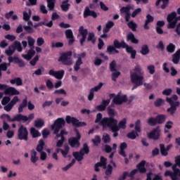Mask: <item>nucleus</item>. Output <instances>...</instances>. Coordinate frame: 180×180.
Segmentation results:
<instances>
[{"instance_id":"obj_27","label":"nucleus","mask_w":180,"mask_h":180,"mask_svg":"<svg viewBox=\"0 0 180 180\" xmlns=\"http://www.w3.org/2000/svg\"><path fill=\"white\" fill-rule=\"evenodd\" d=\"M4 94L6 95L13 96V95H19V91L16 90V89L14 87H7V89L4 91Z\"/></svg>"},{"instance_id":"obj_59","label":"nucleus","mask_w":180,"mask_h":180,"mask_svg":"<svg viewBox=\"0 0 180 180\" xmlns=\"http://www.w3.org/2000/svg\"><path fill=\"white\" fill-rule=\"evenodd\" d=\"M53 49H60L64 47V44L63 42H53L51 44Z\"/></svg>"},{"instance_id":"obj_22","label":"nucleus","mask_w":180,"mask_h":180,"mask_svg":"<svg viewBox=\"0 0 180 180\" xmlns=\"http://www.w3.org/2000/svg\"><path fill=\"white\" fill-rule=\"evenodd\" d=\"M33 119H34V113L30 114L28 117L19 113V122L26 123V122H29L30 123V120H33Z\"/></svg>"},{"instance_id":"obj_46","label":"nucleus","mask_w":180,"mask_h":180,"mask_svg":"<svg viewBox=\"0 0 180 180\" xmlns=\"http://www.w3.org/2000/svg\"><path fill=\"white\" fill-rule=\"evenodd\" d=\"M160 154L163 157H167V155H168V151L165 148V145L164 143L160 144Z\"/></svg>"},{"instance_id":"obj_16","label":"nucleus","mask_w":180,"mask_h":180,"mask_svg":"<svg viewBox=\"0 0 180 180\" xmlns=\"http://www.w3.org/2000/svg\"><path fill=\"white\" fill-rule=\"evenodd\" d=\"M79 33L82 36V39L79 40V43L81 46H84V43H85V40H86V36H88V30L84 29V26H80L79 27Z\"/></svg>"},{"instance_id":"obj_7","label":"nucleus","mask_w":180,"mask_h":180,"mask_svg":"<svg viewBox=\"0 0 180 180\" xmlns=\"http://www.w3.org/2000/svg\"><path fill=\"white\" fill-rule=\"evenodd\" d=\"M71 57H72V51H69L62 53L58 61L62 63L63 65H72V59H71Z\"/></svg>"},{"instance_id":"obj_49","label":"nucleus","mask_w":180,"mask_h":180,"mask_svg":"<svg viewBox=\"0 0 180 180\" xmlns=\"http://www.w3.org/2000/svg\"><path fill=\"white\" fill-rule=\"evenodd\" d=\"M22 15L23 20L25 22L30 20V17L32 16V10H29V13H27L26 11H23Z\"/></svg>"},{"instance_id":"obj_32","label":"nucleus","mask_w":180,"mask_h":180,"mask_svg":"<svg viewBox=\"0 0 180 180\" xmlns=\"http://www.w3.org/2000/svg\"><path fill=\"white\" fill-rule=\"evenodd\" d=\"M115 26L113 21H108L105 24V27L103 30V33H108V32Z\"/></svg>"},{"instance_id":"obj_61","label":"nucleus","mask_w":180,"mask_h":180,"mask_svg":"<svg viewBox=\"0 0 180 180\" xmlns=\"http://www.w3.org/2000/svg\"><path fill=\"white\" fill-rule=\"evenodd\" d=\"M28 40V46L30 47V49L34 48V39H33L32 37H27Z\"/></svg>"},{"instance_id":"obj_45","label":"nucleus","mask_w":180,"mask_h":180,"mask_svg":"<svg viewBox=\"0 0 180 180\" xmlns=\"http://www.w3.org/2000/svg\"><path fill=\"white\" fill-rule=\"evenodd\" d=\"M30 133L33 139H36V137H40V136H41L40 132L34 127H32L30 129Z\"/></svg>"},{"instance_id":"obj_51","label":"nucleus","mask_w":180,"mask_h":180,"mask_svg":"<svg viewBox=\"0 0 180 180\" xmlns=\"http://www.w3.org/2000/svg\"><path fill=\"white\" fill-rule=\"evenodd\" d=\"M127 26L132 30V32H136V30H137V24L134 22V21L129 22Z\"/></svg>"},{"instance_id":"obj_15","label":"nucleus","mask_w":180,"mask_h":180,"mask_svg":"<svg viewBox=\"0 0 180 180\" xmlns=\"http://www.w3.org/2000/svg\"><path fill=\"white\" fill-rule=\"evenodd\" d=\"M160 136H161V130L160 129V127H157L149 134H148V139H151L152 140H159Z\"/></svg>"},{"instance_id":"obj_48","label":"nucleus","mask_w":180,"mask_h":180,"mask_svg":"<svg viewBox=\"0 0 180 180\" xmlns=\"http://www.w3.org/2000/svg\"><path fill=\"white\" fill-rule=\"evenodd\" d=\"M47 7L50 11H54L56 7V0H46Z\"/></svg>"},{"instance_id":"obj_60","label":"nucleus","mask_w":180,"mask_h":180,"mask_svg":"<svg viewBox=\"0 0 180 180\" xmlns=\"http://www.w3.org/2000/svg\"><path fill=\"white\" fill-rule=\"evenodd\" d=\"M106 161H107L106 158L101 156L100 158V162H98V164H101V165L103 167L104 169H105L106 168Z\"/></svg>"},{"instance_id":"obj_10","label":"nucleus","mask_w":180,"mask_h":180,"mask_svg":"<svg viewBox=\"0 0 180 180\" xmlns=\"http://www.w3.org/2000/svg\"><path fill=\"white\" fill-rule=\"evenodd\" d=\"M167 20L168 22L167 29H175L176 27V13L173 11L168 14Z\"/></svg>"},{"instance_id":"obj_63","label":"nucleus","mask_w":180,"mask_h":180,"mask_svg":"<svg viewBox=\"0 0 180 180\" xmlns=\"http://www.w3.org/2000/svg\"><path fill=\"white\" fill-rule=\"evenodd\" d=\"M45 69L43 67H40L39 68H38L37 70L34 71V74L35 75H43V72H44Z\"/></svg>"},{"instance_id":"obj_23","label":"nucleus","mask_w":180,"mask_h":180,"mask_svg":"<svg viewBox=\"0 0 180 180\" xmlns=\"http://www.w3.org/2000/svg\"><path fill=\"white\" fill-rule=\"evenodd\" d=\"M146 160H141L137 165L136 169L140 172V174H146L147 172V169L146 168Z\"/></svg>"},{"instance_id":"obj_20","label":"nucleus","mask_w":180,"mask_h":180,"mask_svg":"<svg viewBox=\"0 0 180 180\" xmlns=\"http://www.w3.org/2000/svg\"><path fill=\"white\" fill-rule=\"evenodd\" d=\"M122 47H125L127 53L131 54V58H132V60H134L136 58V56H137V51H136V49H134L127 44H124L122 45Z\"/></svg>"},{"instance_id":"obj_42","label":"nucleus","mask_w":180,"mask_h":180,"mask_svg":"<svg viewBox=\"0 0 180 180\" xmlns=\"http://www.w3.org/2000/svg\"><path fill=\"white\" fill-rule=\"evenodd\" d=\"M87 41H91L92 44H95V43H96V37H95V33L89 32L88 34Z\"/></svg>"},{"instance_id":"obj_47","label":"nucleus","mask_w":180,"mask_h":180,"mask_svg":"<svg viewBox=\"0 0 180 180\" xmlns=\"http://www.w3.org/2000/svg\"><path fill=\"white\" fill-rule=\"evenodd\" d=\"M112 172H113V167H112L110 165H108L107 167V169L105 172V176L104 177L105 179H109V175H112Z\"/></svg>"},{"instance_id":"obj_58","label":"nucleus","mask_w":180,"mask_h":180,"mask_svg":"<svg viewBox=\"0 0 180 180\" xmlns=\"http://www.w3.org/2000/svg\"><path fill=\"white\" fill-rule=\"evenodd\" d=\"M107 111L110 117H115V109L110 108V106H108L107 108Z\"/></svg>"},{"instance_id":"obj_3","label":"nucleus","mask_w":180,"mask_h":180,"mask_svg":"<svg viewBox=\"0 0 180 180\" xmlns=\"http://www.w3.org/2000/svg\"><path fill=\"white\" fill-rule=\"evenodd\" d=\"M100 126L108 127L110 130H112L117 127V120L115 119L113 117H103L100 122Z\"/></svg>"},{"instance_id":"obj_50","label":"nucleus","mask_w":180,"mask_h":180,"mask_svg":"<svg viewBox=\"0 0 180 180\" xmlns=\"http://www.w3.org/2000/svg\"><path fill=\"white\" fill-rule=\"evenodd\" d=\"M92 143H94V146H98L101 143L102 140L101 139V136L99 135H96L94 139L91 140Z\"/></svg>"},{"instance_id":"obj_26","label":"nucleus","mask_w":180,"mask_h":180,"mask_svg":"<svg viewBox=\"0 0 180 180\" xmlns=\"http://www.w3.org/2000/svg\"><path fill=\"white\" fill-rule=\"evenodd\" d=\"M153 22H154V17L150 14H147L146 20H145V24L143 25V29H145V30H148L150 29L148 24L153 23Z\"/></svg>"},{"instance_id":"obj_19","label":"nucleus","mask_w":180,"mask_h":180,"mask_svg":"<svg viewBox=\"0 0 180 180\" xmlns=\"http://www.w3.org/2000/svg\"><path fill=\"white\" fill-rule=\"evenodd\" d=\"M89 16H91L94 19H96V18H98V14L95 11L89 9V6H86L83 13V17L84 19H86Z\"/></svg>"},{"instance_id":"obj_37","label":"nucleus","mask_w":180,"mask_h":180,"mask_svg":"<svg viewBox=\"0 0 180 180\" xmlns=\"http://www.w3.org/2000/svg\"><path fill=\"white\" fill-rule=\"evenodd\" d=\"M39 161V157H37V152L34 150V149H32L31 150V162L33 164H36Z\"/></svg>"},{"instance_id":"obj_30","label":"nucleus","mask_w":180,"mask_h":180,"mask_svg":"<svg viewBox=\"0 0 180 180\" xmlns=\"http://www.w3.org/2000/svg\"><path fill=\"white\" fill-rule=\"evenodd\" d=\"M180 60V49H179L174 54L172 55V63L178 64Z\"/></svg>"},{"instance_id":"obj_6","label":"nucleus","mask_w":180,"mask_h":180,"mask_svg":"<svg viewBox=\"0 0 180 180\" xmlns=\"http://www.w3.org/2000/svg\"><path fill=\"white\" fill-rule=\"evenodd\" d=\"M65 126V120L63 117L56 119L53 124L51 125V130H53V134H57L60 133V130Z\"/></svg>"},{"instance_id":"obj_29","label":"nucleus","mask_w":180,"mask_h":180,"mask_svg":"<svg viewBox=\"0 0 180 180\" xmlns=\"http://www.w3.org/2000/svg\"><path fill=\"white\" fill-rule=\"evenodd\" d=\"M36 54V51L33 49V48H31L28 52L27 55H22V57L25 58V60H32V58Z\"/></svg>"},{"instance_id":"obj_36","label":"nucleus","mask_w":180,"mask_h":180,"mask_svg":"<svg viewBox=\"0 0 180 180\" xmlns=\"http://www.w3.org/2000/svg\"><path fill=\"white\" fill-rule=\"evenodd\" d=\"M176 49V46L173 43H169L167 46H166V51L169 53L172 54L173 53H175V50Z\"/></svg>"},{"instance_id":"obj_39","label":"nucleus","mask_w":180,"mask_h":180,"mask_svg":"<svg viewBox=\"0 0 180 180\" xmlns=\"http://www.w3.org/2000/svg\"><path fill=\"white\" fill-rule=\"evenodd\" d=\"M44 146H45L44 141L43 139H40L39 141L38 145L37 146V148H36L37 151L38 153H42L43 150H44Z\"/></svg>"},{"instance_id":"obj_55","label":"nucleus","mask_w":180,"mask_h":180,"mask_svg":"<svg viewBox=\"0 0 180 180\" xmlns=\"http://www.w3.org/2000/svg\"><path fill=\"white\" fill-rule=\"evenodd\" d=\"M164 102H165V101H164L162 98H158L154 102V105L155 108H160V106H162V105H164Z\"/></svg>"},{"instance_id":"obj_18","label":"nucleus","mask_w":180,"mask_h":180,"mask_svg":"<svg viewBox=\"0 0 180 180\" xmlns=\"http://www.w3.org/2000/svg\"><path fill=\"white\" fill-rule=\"evenodd\" d=\"M65 34L66 38L68 39V46H72L75 42V38L74 37V33L72 32V30L68 29L65 32Z\"/></svg>"},{"instance_id":"obj_62","label":"nucleus","mask_w":180,"mask_h":180,"mask_svg":"<svg viewBox=\"0 0 180 180\" xmlns=\"http://www.w3.org/2000/svg\"><path fill=\"white\" fill-rule=\"evenodd\" d=\"M23 29L26 31L27 33H28V34H32V33H34V30H33V28L30 26L24 25Z\"/></svg>"},{"instance_id":"obj_64","label":"nucleus","mask_w":180,"mask_h":180,"mask_svg":"<svg viewBox=\"0 0 180 180\" xmlns=\"http://www.w3.org/2000/svg\"><path fill=\"white\" fill-rule=\"evenodd\" d=\"M110 71H111V72H115V71H116V60H112L110 63Z\"/></svg>"},{"instance_id":"obj_34","label":"nucleus","mask_w":180,"mask_h":180,"mask_svg":"<svg viewBox=\"0 0 180 180\" xmlns=\"http://www.w3.org/2000/svg\"><path fill=\"white\" fill-rule=\"evenodd\" d=\"M70 2V0H65L62 1V4L60 5V8L63 12L68 11V9H70V6H71V4H68Z\"/></svg>"},{"instance_id":"obj_35","label":"nucleus","mask_w":180,"mask_h":180,"mask_svg":"<svg viewBox=\"0 0 180 180\" xmlns=\"http://www.w3.org/2000/svg\"><path fill=\"white\" fill-rule=\"evenodd\" d=\"M73 157L75 158L78 162L82 161L84 160V153L79 152H73L72 153Z\"/></svg>"},{"instance_id":"obj_41","label":"nucleus","mask_w":180,"mask_h":180,"mask_svg":"<svg viewBox=\"0 0 180 180\" xmlns=\"http://www.w3.org/2000/svg\"><path fill=\"white\" fill-rule=\"evenodd\" d=\"M15 47L14 44L11 46H8V49L6 50V54L8 56V57H11V56H13V53L15 51Z\"/></svg>"},{"instance_id":"obj_28","label":"nucleus","mask_w":180,"mask_h":180,"mask_svg":"<svg viewBox=\"0 0 180 180\" xmlns=\"http://www.w3.org/2000/svg\"><path fill=\"white\" fill-rule=\"evenodd\" d=\"M127 41H131L132 44H139V39L136 38L133 32H129L127 35Z\"/></svg>"},{"instance_id":"obj_9","label":"nucleus","mask_w":180,"mask_h":180,"mask_svg":"<svg viewBox=\"0 0 180 180\" xmlns=\"http://www.w3.org/2000/svg\"><path fill=\"white\" fill-rule=\"evenodd\" d=\"M65 120L68 124H70V123H72V126H75V127H84L86 126V122H79L78 119L70 115L66 116Z\"/></svg>"},{"instance_id":"obj_4","label":"nucleus","mask_w":180,"mask_h":180,"mask_svg":"<svg viewBox=\"0 0 180 180\" xmlns=\"http://www.w3.org/2000/svg\"><path fill=\"white\" fill-rule=\"evenodd\" d=\"M124 44H126L124 41H122L121 42H120L119 40L115 39L113 41V46H108L107 47L106 52L108 53V54H113V53L119 54V51L116 49H126V47L123 46Z\"/></svg>"},{"instance_id":"obj_24","label":"nucleus","mask_w":180,"mask_h":180,"mask_svg":"<svg viewBox=\"0 0 180 180\" xmlns=\"http://www.w3.org/2000/svg\"><path fill=\"white\" fill-rule=\"evenodd\" d=\"M6 118L8 122H19V113L15 115L13 118H11V115L8 114H3L1 115V119Z\"/></svg>"},{"instance_id":"obj_13","label":"nucleus","mask_w":180,"mask_h":180,"mask_svg":"<svg viewBox=\"0 0 180 180\" xmlns=\"http://www.w3.org/2000/svg\"><path fill=\"white\" fill-rule=\"evenodd\" d=\"M27 106L29 110H33V109H34V105L32 103V101L27 102V98H25L18 106V113H22V112H23V109Z\"/></svg>"},{"instance_id":"obj_44","label":"nucleus","mask_w":180,"mask_h":180,"mask_svg":"<svg viewBox=\"0 0 180 180\" xmlns=\"http://www.w3.org/2000/svg\"><path fill=\"white\" fill-rule=\"evenodd\" d=\"M10 82L11 84H12V85L16 84L17 86H21V85H23V82L22 81V79L20 77H16L13 79H11Z\"/></svg>"},{"instance_id":"obj_57","label":"nucleus","mask_w":180,"mask_h":180,"mask_svg":"<svg viewBox=\"0 0 180 180\" xmlns=\"http://www.w3.org/2000/svg\"><path fill=\"white\" fill-rule=\"evenodd\" d=\"M165 176H170L172 180H175V173L167 170L165 172Z\"/></svg>"},{"instance_id":"obj_8","label":"nucleus","mask_w":180,"mask_h":180,"mask_svg":"<svg viewBox=\"0 0 180 180\" xmlns=\"http://www.w3.org/2000/svg\"><path fill=\"white\" fill-rule=\"evenodd\" d=\"M141 121L140 120H136L135 122V131L132 130V131L129 132L127 134V137L128 139H131V140H136L137 137H139V133L141 131Z\"/></svg>"},{"instance_id":"obj_14","label":"nucleus","mask_w":180,"mask_h":180,"mask_svg":"<svg viewBox=\"0 0 180 180\" xmlns=\"http://www.w3.org/2000/svg\"><path fill=\"white\" fill-rule=\"evenodd\" d=\"M127 101V96H122L120 95V92L118 93L112 99V102L115 103V105H123V103H126Z\"/></svg>"},{"instance_id":"obj_21","label":"nucleus","mask_w":180,"mask_h":180,"mask_svg":"<svg viewBox=\"0 0 180 180\" xmlns=\"http://www.w3.org/2000/svg\"><path fill=\"white\" fill-rule=\"evenodd\" d=\"M18 102H19V98L15 96L7 105L4 106V110L6 112H11L13 106H15V104L18 103Z\"/></svg>"},{"instance_id":"obj_2","label":"nucleus","mask_w":180,"mask_h":180,"mask_svg":"<svg viewBox=\"0 0 180 180\" xmlns=\"http://www.w3.org/2000/svg\"><path fill=\"white\" fill-rule=\"evenodd\" d=\"M130 9H131L130 6H127L122 7L120 10V13H125V15H124L125 22H129L131 16V18H135L137 15H139V13H140V12H141V8H138L135 9L132 12V13H130Z\"/></svg>"},{"instance_id":"obj_11","label":"nucleus","mask_w":180,"mask_h":180,"mask_svg":"<svg viewBox=\"0 0 180 180\" xmlns=\"http://www.w3.org/2000/svg\"><path fill=\"white\" fill-rule=\"evenodd\" d=\"M166 102L170 105V108H167V112L170 113V115H174L176 112V108L179 106L180 103L179 101H174L172 98H169L168 97L166 98Z\"/></svg>"},{"instance_id":"obj_54","label":"nucleus","mask_w":180,"mask_h":180,"mask_svg":"<svg viewBox=\"0 0 180 180\" xmlns=\"http://www.w3.org/2000/svg\"><path fill=\"white\" fill-rule=\"evenodd\" d=\"M56 135V139H58L60 137V139H65V136H64L65 134H68V132H67L65 129L60 130V133L58 132V134H53Z\"/></svg>"},{"instance_id":"obj_53","label":"nucleus","mask_w":180,"mask_h":180,"mask_svg":"<svg viewBox=\"0 0 180 180\" xmlns=\"http://www.w3.org/2000/svg\"><path fill=\"white\" fill-rule=\"evenodd\" d=\"M14 47H15V50L18 51V53H22L23 51V49L22 48V45L20 44V42L15 41L14 42Z\"/></svg>"},{"instance_id":"obj_17","label":"nucleus","mask_w":180,"mask_h":180,"mask_svg":"<svg viewBox=\"0 0 180 180\" xmlns=\"http://www.w3.org/2000/svg\"><path fill=\"white\" fill-rule=\"evenodd\" d=\"M8 63H13L14 64H18V67L20 68L25 67V65H26L23 60L19 58L17 56H13V57L12 56H8Z\"/></svg>"},{"instance_id":"obj_1","label":"nucleus","mask_w":180,"mask_h":180,"mask_svg":"<svg viewBox=\"0 0 180 180\" xmlns=\"http://www.w3.org/2000/svg\"><path fill=\"white\" fill-rule=\"evenodd\" d=\"M143 75H144V71H143L141 66L137 65L134 68V72H130L131 82L143 84L144 81V76Z\"/></svg>"},{"instance_id":"obj_38","label":"nucleus","mask_w":180,"mask_h":180,"mask_svg":"<svg viewBox=\"0 0 180 180\" xmlns=\"http://www.w3.org/2000/svg\"><path fill=\"white\" fill-rule=\"evenodd\" d=\"M89 147L88 146V143H84L83 144V147L79 150V152L82 153V154H83L84 156L85 155V154L88 155V154H89Z\"/></svg>"},{"instance_id":"obj_5","label":"nucleus","mask_w":180,"mask_h":180,"mask_svg":"<svg viewBox=\"0 0 180 180\" xmlns=\"http://www.w3.org/2000/svg\"><path fill=\"white\" fill-rule=\"evenodd\" d=\"M167 120V115L164 114L158 115L155 117H151L148 120L149 126H157V124H162Z\"/></svg>"},{"instance_id":"obj_52","label":"nucleus","mask_w":180,"mask_h":180,"mask_svg":"<svg viewBox=\"0 0 180 180\" xmlns=\"http://www.w3.org/2000/svg\"><path fill=\"white\" fill-rule=\"evenodd\" d=\"M65 72L64 70L56 71L55 74V78H56V79H63Z\"/></svg>"},{"instance_id":"obj_31","label":"nucleus","mask_w":180,"mask_h":180,"mask_svg":"<svg viewBox=\"0 0 180 180\" xmlns=\"http://www.w3.org/2000/svg\"><path fill=\"white\" fill-rule=\"evenodd\" d=\"M139 53L142 54V56H147L148 54H150V49L148 48V45H142Z\"/></svg>"},{"instance_id":"obj_40","label":"nucleus","mask_w":180,"mask_h":180,"mask_svg":"<svg viewBox=\"0 0 180 180\" xmlns=\"http://www.w3.org/2000/svg\"><path fill=\"white\" fill-rule=\"evenodd\" d=\"M82 64H83V62H82V60H81V57H78L74 65V70L76 72L79 71V69L81 68V65H82Z\"/></svg>"},{"instance_id":"obj_12","label":"nucleus","mask_w":180,"mask_h":180,"mask_svg":"<svg viewBox=\"0 0 180 180\" xmlns=\"http://www.w3.org/2000/svg\"><path fill=\"white\" fill-rule=\"evenodd\" d=\"M29 131H27V128L23 125H21L18 130V140H25V141H27Z\"/></svg>"},{"instance_id":"obj_43","label":"nucleus","mask_w":180,"mask_h":180,"mask_svg":"<svg viewBox=\"0 0 180 180\" xmlns=\"http://www.w3.org/2000/svg\"><path fill=\"white\" fill-rule=\"evenodd\" d=\"M34 125L37 129H41V127L44 126V120L42 119H37L34 122Z\"/></svg>"},{"instance_id":"obj_33","label":"nucleus","mask_w":180,"mask_h":180,"mask_svg":"<svg viewBox=\"0 0 180 180\" xmlns=\"http://www.w3.org/2000/svg\"><path fill=\"white\" fill-rule=\"evenodd\" d=\"M41 25L46 26L47 27H53V21L51 20L47 23H46V22L44 21H42V22H38L37 24H34V29H36Z\"/></svg>"},{"instance_id":"obj_25","label":"nucleus","mask_w":180,"mask_h":180,"mask_svg":"<svg viewBox=\"0 0 180 180\" xmlns=\"http://www.w3.org/2000/svg\"><path fill=\"white\" fill-rule=\"evenodd\" d=\"M68 143L72 148H75V147L78 148L81 146V143L78 139H76L75 137H70L68 139Z\"/></svg>"},{"instance_id":"obj_56","label":"nucleus","mask_w":180,"mask_h":180,"mask_svg":"<svg viewBox=\"0 0 180 180\" xmlns=\"http://www.w3.org/2000/svg\"><path fill=\"white\" fill-rule=\"evenodd\" d=\"M126 118H124L118 123L117 127L119 130H120V129H126Z\"/></svg>"}]
</instances>
